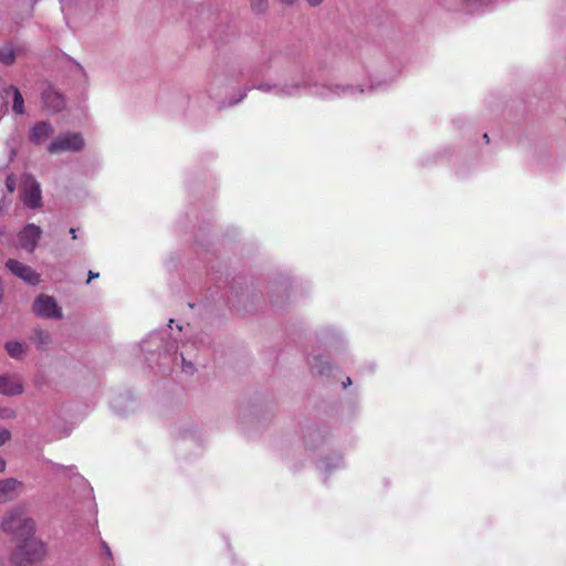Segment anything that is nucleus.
<instances>
[{"mask_svg": "<svg viewBox=\"0 0 566 566\" xmlns=\"http://www.w3.org/2000/svg\"><path fill=\"white\" fill-rule=\"evenodd\" d=\"M140 350L150 367L157 365L159 369L170 368L181 359V368L186 374H192L193 364L185 358L184 353L178 355L177 342L166 331L153 332L140 344Z\"/></svg>", "mask_w": 566, "mask_h": 566, "instance_id": "f257e3e1", "label": "nucleus"}, {"mask_svg": "<svg viewBox=\"0 0 566 566\" xmlns=\"http://www.w3.org/2000/svg\"><path fill=\"white\" fill-rule=\"evenodd\" d=\"M308 87L310 74L305 69L293 70L277 81H262L252 86V88L281 98L301 96L302 94L307 93ZM250 90L251 87H247L238 98L230 99L229 105H234L241 102Z\"/></svg>", "mask_w": 566, "mask_h": 566, "instance_id": "f03ea898", "label": "nucleus"}, {"mask_svg": "<svg viewBox=\"0 0 566 566\" xmlns=\"http://www.w3.org/2000/svg\"><path fill=\"white\" fill-rule=\"evenodd\" d=\"M381 86L380 83H371L365 87L363 85L339 84L333 81L322 83L312 82L310 78V87L307 94L322 99H335L339 97H358L367 93H373Z\"/></svg>", "mask_w": 566, "mask_h": 566, "instance_id": "7ed1b4c3", "label": "nucleus"}, {"mask_svg": "<svg viewBox=\"0 0 566 566\" xmlns=\"http://www.w3.org/2000/svg\"><path fill=\"white\" fill-rule=\"evenodd\" d=\"M20 543L11 554V562L15 566H28L40 563L46 555V548L42 541L33 535L19 537Z\"/></svg>", "mask_w": 566, "mask_h": 566, "instance_id": "20e7f679", "label": "nucleus"}, {"mask_svg": "<svg viewBox=\"0 0 566 566\" xmlns=\"http://www.w3.org/2000/svg\"><path fill=\"white\" fill-rule=\"evenodd\" d=\"M1 528L8 534L19 537H29L34 534V521L24 516L22 507H15L7 512L1 521Z\"/></svg>", "mask_w": 566, "mask_h": 566, "instance_id": "39448f33", "label": "nucleus"}, {"mask_svg": "<svg viewBox=\"0 0 566 566\" xmlns=\"http://www.w3.org/2000/svg\"><path fill=\"white\" fill-rule=\"evenodd\" d=\"M84 146V139L80 133L67 132L55 137L49 145L50 154H59L63 151L76 153Z\"/></svg>", "mask_w": 566, "mask_h": 566, "instance_id": "423d86ee", "label": "nucleus"}, {"mask_svg": "<svg viewBox=\"0 0 566 566\" xmlns=\"http://www.w3.org/2000/svg\"><path fill=\"white\" fill-rule=\"evenodd\" d=\"M33 313L41 318L61 319L63 312L56 300L46 294H39L32 304Z\"/></svg>", "mask_w": 566, "mask_h": 566, "instance_id": "0eeeda50", "label": "nucleus"}, {"mask_svg": "<svg viewBox=\"0 0 566 566\" xmlns=\"http://www.w3.org/2000/svg\"><path fill=\"white\" fill-rule=\"evenodd\" d=\"M21 200L30 209H36L42 206L40 184L30 175H27L23 179Z\"/></svg>", "mask_w": 566, "mask_h": 566, "instance_id": "6e6552de", "label": "nucleus"}, {"mask_svg": "<svg viewBox=\"0 0 566 566\" xmlns=\"http://www.w3.org/2000/svg\"><path fill=\"white\" fill-rule=\"evenodd\" d=\"M6 266L12 274L31 285H38L40 283V274L36 273L31 266L15 259H9L6 262Z\"/></svg>", "mask_w": 566, "mask_h": 566, "instance_id": "1a4fd4ad", "label": "nucleus"}, {"mask_svg": "<svg viewBox=\"0 0 566 566\" xmlns=\"http://www.w3.org/2000/svg\"><path fill=\"white\" fill-rule=\"evenodd\" d=\"M42 104L48 114H56L65 107V97L54 87L48 86L42 92Z\"/></svg>", "mask_w": 566, "mask_h": 566, "instance_id": "9d476101", "label": "nucleus"}, {"mask_svg": "<svg viewBox=\"0 0 566 566\" xmlns=\"http://www.w3.org/2000/svg\"><path fill=\"white\" fill-rule=\"evenodd\" d=\"M42 230L34 223H28L19 233L18 239L21 248L28 252H33L41 239Z\"/></svg>", "mask_w": 566, "mask_h": 566, "instance_id": "9b49d317", "label": "nucleus"}, {"mask_svg": "<svg viewBox=\"0 0 566 566\" xmlns=\"http://www.w3.org/2000/svg\"><path fill=\"white\" fill-rule=\"evenodd\" d=\"M243 76L242 70H233L226 74H219L216 75L212 81L210 82L208 94L210 98H217L218 97V90H220L222 86H232L234 83L239 82V77Z\"/></svg>", "mask_w": 566, "mask_h": 566, "instance_id": "f8f14e48", "label": "nucleus"}, {"mask_svg": "<svg viewBox=\"0 0 566 566\" xmlns=\"http://www.w3.org/2000/svg\"><path fill=\"white\" fill-rule=\"evenodd\" d=\"M24 386L20 376L15 374L0 375V394L7 397L19 396L23 392Z\"/></svg>", "mask_w": 566, "mask_h": 566, "instance_id": "ddd939ff", "label": "nucleus"}, {"mask_svg": "<svg viewBox=\"0 0 566 566\" xmlns=\"http://www.w3.org/2000/svg\"><path fill=\"white\" fill-rule=\"evenodd\" d=\"M54 133L52 124L48 120L36 122L29 130V142L33 145H43Z\"/></svg>", "mask_w": 566, "mask_h": 566, "instance_id": "4468645a", "label": "nucleus"}, {"mask_svg": "<svg viewBox=\"0 0 566 566\" xmlns=\"http://www.w3.org/2000/svg\"><path fill=\"white\" fill-rule=\"evenodd\" d=\"M307 361L313 373L326 377L331 375L333 367L324 356L313 355L308 357Z\"/></svg>", "mask_w": 566, "mask_h": 566, "instance_id": "2eb2a0df", "label": "nucleus"}, {"mask_svg": "<svg viewBox=\"0 0 566 566\" xmlns=\"http://www.w3.org/2000/svg\"><path fill=\"white\" fill-rule=\"evenodd\" d=\"M343 467L344 459L339 453H333L329 457L323 458L317 463V468L325 474H331Z\"/></svg>", "mask_w": 566, "mask_h": 566, "instance_id": "dca6fc26", "label": "nucleus"}, {"mask_svg": "<svg viewBox=\"0 0 566 566\" xmlns=\"http://www.w3.org/2000/svg\"><path fill=\"white\" fill-rule=\"evenodd\" d=\"M19 485L20 482L12 478L0 480V503L13 500L18 494Z\"/></svg>", "mask_w": 566, "mask_h": 566, "instance_id": "f3484780", "label": "nucleus"}, {"mask_svg": "<svg viewBox=\"0 0 566 566\" xmlns=\"http://www.w3.org/2000/svg\"><path fill=\"white\" fill-rule=\"evenodd\" d=\"M20 52L21 48H15L12 42H3L0 44V63L7 66L14 64Z\"/></svg>", "mask_w": 566, "mask_h": 566, "instance_id": "a211bd4d", "label": "nucleus"}, {"mask_svg": "<svg viewBox=\"0 0 566 566\" xmlns=\"http://www.w3.org/2000/svg\"><path fill=\"white\" fill-rule=\"evenodd\" d=\"M495 0H462V10L468 14H479L489 10Z\"/></svg>", "mask_w": 566, "mask_h": 566, "instance_id": "6ab92c4d", "label": "nucleus"}, {"mask_svg": "<svg viewBox=\"0 0 566 566\" xmlns=\"http://www.w3.org/2000/svg\"><path fill=\"white\" fill-rule=\"evenodd\" d=\"M77 8L80 11H90L92 9V6L86 0H80L76 3L74 2V0H61V10L66 20L70 18V15H72L75 12Z\"/></svg>", "mask_w": 566, "mask_h": 566, "instance_id": "aec40b11", "label": "nucleus"}, {"mask_svg": "<svg viewBox=\"0 0 566 566\" xmlns=\"http://www.w3.org/2000/svg\"><path fill=\"white\" fill-rule=\"evenodd\" d=\"M9 94H11L12 112L17 116L25 114L24 98L20 90L14 85H9Z\"/></svg>", "mask_w": 566, "mask_h": 566, "instance_id": "412c9836", "label": "nucleus"}, {"mask_svg": "<svg viewBox=\"0 0 566 566\" xmlns=\"http://www.w3.org/2000/svg\"><path fill=\"white\" fill-rule=\"evenodd\" d=\"M59 469L63 471L64 475L74 479L75 483L83 489L87 496L92 494V488L88 485L87 481L76 472L75 467L64 468L59 465Z\"/></svg>", "mask_w": 566, "mask_h": 566, "instance_id": "4be33fe9", "label": "nucleus"}, {"mask_svg": "<svg viewBox=\"0 0 566 566\" xmlns=\"http://www.w3.org/2000/svg\"><path fill=\"white\" fill-rule=\"evenodd\" d=\"M31 338L38 349H44L52 340L50 332L42 328H34Z\"/></svg>", "mask_w": 566, "mask_h": 566, "instance_id": "5701e85b", "label": "nucleus"}, {"mask_svg": "<svg viewBox=\"0 0 566 566\" xmlns=\"http://www.w3.org/2000/svg\"><path fill=\"white\" fill-rule=\"evenodd\" d=\"M4 348L11 358L20 359L25 353L27 346L17 340L7 342Z\"/></svg>", "mask_w": 566, "mask_h": 566, "instance_id": "b1692460", "label": "nucleus"}, {"mask_svg": "<svg viewBox=\"0 0 566 566\" xmlns=\"http://www.w3.org/2000/svg\"><path fill=\"white\" fill-rule=\"evenodd\" d=\"M318 338L321 342H323L326 345H332L333 342H337L342 339V334L332 327H326L321 329L318 334Z\"/></svg>", "mask_w": 566, "mask_h": 566, "instance_id": "393cba45", "label": "nucleus"}, {"mask_svg": "<svg viewBox=\"0 0 566 566\" xmlns=\"http://www.w3.org/2000/svg\"><path fill=\"white\" fill-rule=\"evenodd\" d=\"M10 102L9 85L0 87V118L9 112Z\"/></svg>", "mask_w": 566, "mask_h": 566, "instance_id": "a878e982", "label": "nucleus"}, {"mask_svg": "<svg viewBox=\"0 0 566 566\" xmlns=\"http://www.w3.org/2000/svg\"><path fill=\"white\" fill-rule=\"evenodd\" d=\"M251 8L256 13H263L268 8V0H251Z\"/></svg>", "mask_w": 566, "mask_h": 566, "instance_id": "bb28decb", "label": "nucleus"}, {"mask_svg": "<svg viewBox=\"0 0 566 566\" xmlns=\"http://www.w3.org/2000/svg\"><path fill=\"white\" fill-rule=\"evenodd\" d=\"M101 548L103 549V552L105 553V556H106V564L108 566H111L114 562V557H113V553L111 551V547L108 546V544L105 542V541H102L101 542Z\"/></svg>", "mask_w": 566, "mask_h": 566, "instance_id": "cd10ccee", "label": "nucleus"}, {"mask_svg": "<svg viewBox=\"0 0 566 566\" xmlns=\"http://www.w3.org/2000/svg\"><path fill=\"white\" fill-rule=\"evenodd\" d=\"M15 411L11 408H0V418L8 420L13 419L15 417Z\"/></svg>", "mask_w": 566, "mask_h": 566, "instance_id": "c85d7f7f", "label": "nucleus"}, {"mask_svg": "<svg viewBox=\"0 0 566 566\" xmlns=\"http://www.w3.org/2000/svg\"><path fill=\"white\" fill-rule=\"evenodd\" d=\"M11 437L8 429L0 427V447L3 446Z\"/></svg>", "mask_w": 566, "mask_h": 566, "instance_id": "c756f323", "label": "nucleus"}, {"mask_svg": "<svg viewBox=\"0 0 566 566\" xmlns=\"http://www.w3.org/2000/svg\"><path fill=\"white\" fill-rule=\"evenodd\" d=\"M6 186H7V189L10 191V192H13L14 189H15V180L13 177L9 176L6 180Z\"/></svg>", "mask_w": 566, "mask_h": 566, "instance_id": "7c9ffc66", "label": "nucleus"}, {"mask_svg": "<svg viewBox=\"0 0 566 566\" xmlns=\"http://www.w3.org/2000/svg\"><path fill=\"white\" fill-rule=\"evenodd\" d=\"M270 301L273 306H275L277 308L281 307V304L274 294L271 295Z\"/></svg>", "mask_w": 566, "mask_h": 566, "instance_id": "2f4dec72", "label": "nucleus"}, {"mask_svg": "<svg viewBox=\"0 0 566 566\" xmlns=\"http://www.w3.org/2000/svg\"><path fill=\"white\" fill-rule=\"evenodd\" d=\"M112 407H113V409H115V410H116V412H118V413H124V412L126 411L125 409L120 408V407L117 405V402H116V401H113V402H112Z\"/></svg>", "mask_w": 566, "mask_h": 566, "instance_id": "473e14b6", "label": "nucleus"}, {"mask_svg": "<svg viewBox=\"0 0 566 566\" xmlns=\"http://www.w3.org/2000/svg\"><path fill=\"white\" fill-rule=\"evenodd\" d=\"M99 276V273L97 272H93V271H88V280H87V283H90L91 280H94V279H97Z\"/></svg>", "mask_w": 566, "mask_h": 566, "instance_id": "72a5a7b5", "label": "nucleus"}, {"mask_svg": "<svg viewBox=\"0 0 566 566\" xmlns=\"http://www.w3.org/2000/svg\"><path fill=\"white\" fill-rule=\"evenodd\" d=\"M310 6L316 7L323 2V0H306Z\"/></svg>", "mask_w": 566, "mask_h": 566, "instance_id": "f704fd0d", "label": "nucleus"}, {"mask_svg": "<svg viewBox=\"0 0 566 566\" xmlns=\"http://www.w3.org/2000/svg\"><path fill=\"white\" fill-rule=\"evenodd\" d=\"M76 232H77V229H75V228L70 229V234L72 235L73 240H77V238H78Z\"/></svg>", "mask_w": 566, "mask_h": 566, "instance_id": "c9c22d12", "label": "nucleus"}, {"mask_svg": "<svg viewBox=\"0 0 566 566\" xmlns=\"http://www.w3.org/2000/svg\"><path fill=\"white\" fill-rule=\"evenodd\" d=\"M350 385H352V379L349 377H347L345 379V381H343V388H347Z\"/></svg>", "mask_w": 566, "mask_h": 566, "instance_id": "e433bc0d", "label": "nucleus"}, {"mask_svg": "<svg viewBox=\"0 0 566 566\" xmlns=\"http://www.w3.org/2000/svg\"><path fill=\"white\" fill-rule=\"evenodd\" d=\"M281 285L283 286L284 293L286 294L290 283L287 282V280H285L284 282L281 283Z\"/></svg>", "mask_w": 566, "mask_h": 566, "instance_id": "4c0bfd02", "label": "nucleus"}, {"mask_svg": "<svg viewBox=\"0 0 566 566\" xmlns=\"http://www.w3.org/2000/svg\"><path fill=\"white\" fill-rule=\"evenodd\" d=\"M6 469V462L2 458H0V472L4 471Z\"/></svg>", "mask_w": 566, "mask_h": 566, "instance_id": "58836bf2", "label": "nucleus"}, {"mask_svg": "<svg viewBox=\"0 0 566 566\" xmlns=\"http://www.w3.org/2000/svg\"><path fill=\"white\" fill-rule=\"evenodd\" d=\"M311 438H315V437H321L319 432L318 431H313L311 434H310Z\"/></svg>", "mask_w": 566, "mask_h": 566, "instance_id": "ea45409f", "label": "nucleus"}, {"mask_svg": "<svg viewBox=\"0 0 566 566\" xmlns=\"http://www.w3.org/2000/svg\"><path fill=\"white\" fill-rule=\"evenodd\" d=\"M280 1L285 4H292L294 0H280Z\"/></svg>", "mask_w": 566, "mask_h": 566, "instance_id": "a19ab883", "label": "nucleus"}, {"mask_svg": "<svg viewBox=\"0 0 566 566\" xmlns=\"http://www.w3.org/2000/svg\"><path fill=\"white\" fill-rule=\"evenodd\" d=\"M483 138L485 139L486 143H489V135L488 134H484Z\"/></svg>", "mask_w": 566, "mask_h": 566, "instance_id": "79ce46f5", "label": "nucleus"}, {"mask_svg": "<svg viewBox=\"0 0 566 566\" xmlns=\"http://www.w3.org/2000/svg\"><path fill=\"white\" fill-rule=\"evenodd\" d=\"M172 323H174V319H170V321H169V325H168V326H169V328H172Z\"/></svg>", "mask_w": 566, "mask_h": 566, "instance_id": "37998d69", "label": "nucleus"}, {"mask_svg": "<svg viewBox=\"0 0 566 566\" xmlns=\"http://www.w3.org/2000/svg\"><path fill=\"white\" fill-rule=\"evenodd\" d=\"M45 421H46V419H44V418L39 419V423H42V422H45Z\"/></svg>", "mask_w": 566, "mask_h": 566, "instance_id": "c03bdc74", "label": "nucleus"}]
</instances>
